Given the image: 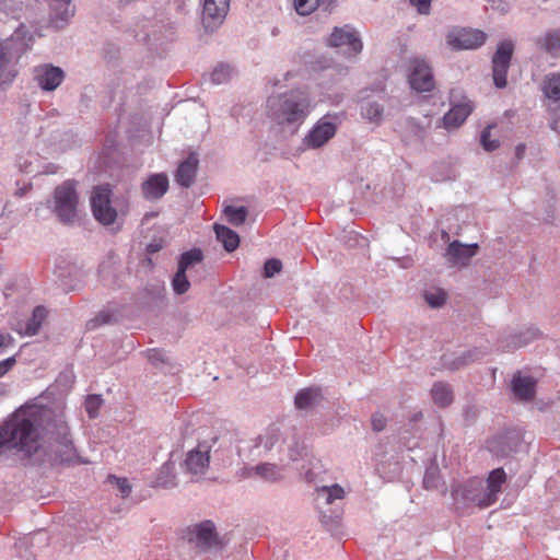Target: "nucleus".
<instances>
[{"mask_svg": "<svg viewBox=\"0 0 560 560\" xmlns=\"http://www.w3.org/2000/svg\"><path fill=\"white\" fill-rule=\"evenodd\" d=\"M12 451L23 466L86 464L75 450L62 415L21 407L0 423V455Z\"/></svg>", "mask_w": 560, "mask_h": 560, "instance_id": "obj_1", "label": "nucleus"}, {"mask_svg": "<svg viewBox=\"0 0 560 560\" xmlns=\"http://www.w3.org/2000/svg\"><path fill=\"white\" fill-rule=\"evenodd\" d=\"M311 113V101L302 90H290L267 98L268 117L291 135L298 132Z\"/></svg>", "mask_w": 560, "mask_h": 560, "instance_id": "obj_2", "label": "nucleus"}, {"mask_svg": "<svg viewBox=\"0 0 560 560\" xmlns=\"http://www.w3.org/2000/svg\"><path fill=\"white\" fill-rule=\"evenodd\" d=\"M34 44V35L25 25H20L7 38H0V88L11 84L20 72V59Z\"/></svg>", "mask_w": 560, "mask_h": 560, "instance_id": "obj_3", "label": "nucleus"}, {"mask_svg": "<svg viewBox=\"0 0 560 560\" xmlns=\"http://www.w3.org/2000/svg\"><path fill=\"white\" fill-rule=\"evenodd\" d=\"M345 490L338 483L316 486L313 493V505L318 513L322 525L334 536H339L343 515Z\"/></svg>", "mask_w": 560, "mask_h": 560, "instance_id": "obj_4", "label": "nucleus"}, {"mask_svg": "<svg viewBox=\"0 0 560 560\" xmlns=\"http://www.w3.org/2000/svg\"><path fill=\"white\" fill-rule=\"evenodd\" d=\"M201 448L211 455L215 465L228 466L232 463L234 454L235 434L224 428H211L206 434L199 436Z\"/></svg>", "mask_w": 560, "mask_h": 560, "instance_id": "obj_5", "label": "nucleus"}, {"mask_svg": "<svg viewBox=\"0 0 560 560\" xmlns=\"http://www.w3.org/2000/svg\"><path fill=\"white\" fill-rule=\"evenodd\" d=\"M77 184L73 179L62 182L54 189L51 199L47 200V208L62 224L72 223L77 218L79 206Z\"/></svg>", "mask_w": 560, "mask_h": 560, "instance_id": "obj_6", "label": "nucleus"}, {"mask_svg": "<svg viewBox=\"0 0 560 560\" xmlns=\"http://www.w3.org/2000/svg\"><path fill=\"white\" fill-rule=\"evenodd\" d=\"M452 498L456 510L469 506L485 509L492 505L490 497L486 493L485 482L479 478H471L454 486L452 488Z\"/></svg>", "mask_w": 560, "mask_h": 560, "instance_id": "obj_7", "label": "nucleus"}, {"mask_svg": "<svg viewBox=\"0 0 560 560\" xmlns=\"http://www.w3.org/2000/svg\"><path fill=\"white\" fill-rule=\"evenodd\" d=\"M113 189L109 183L96 185L92 188L90 206L94 219L104 226L114 224L118 212L112 206Z\"/></svg>", "mask_w": 560, "mask_h": 560, "instance_id": "obj_8", "label": "nucleus"}, {"mask_svg": "<svg viewBox=\"0 0 560 560\" xmlns=\"http://www.w3.org/2000/svg\"><path fill=\"white\" fill-rule=\"evenodd\" d=\"M188 542L198 553L217 552L223 549L215 524L211 520L192 525L188 532Z\"/></svg>", "mask_w": 560, "mask_h": 560, "instance_id": "obj_9", "label": "nucleus"}, {"mask_svg": "<svg viewBox=\"0 0 560 560\" xmlns=\"http://www.w3.org/2000/svg\"><path fill=\"white\" fill-rule=\"evenodd\" d=\"M279 459L299 462L308 458L312 451L304 439L295 428H290L284 432L282 442L278 445Z\"/></svg>", "mask_w": 560, "mask_h": 560, "instance_id": "obj_10", "label": "nucleus"}, {"mask_svg": "<svg viewBox=\"0 0 560 560\" xmlns=\"http://www.w3.org/2000/svg\"><path fill=\"white\" fill-rule=\"evenodd\" d=\"M514 52V44L510 39L501 42L492 57V77L493 83L498 89H503L508 84V71Z\"/></svg>", "mask_w": 560, "mask_h": 560, "instance_id": "obj_11", "label": "nucleus"}, {"mask_svg": "<svg viewBox=\"0 0 560 560\" xmlns=\"http://www.w3.org/2000/svg\"><path fill=\"white\" fill-rule=\"evenodd\" d=\"M523 443V435L518 430H506L487 442V448L497 457H508L518 452Z\"/></svg>", "mask_w": 560, "mask_h": 560, "instance_id": "obj_12", "label": "nucleus"}, {"mask_svg": "<svg viewBox=\"0 0 560 560\" xmlns=\"http://www.w3.org/2000/svg\"><path fill=\"white\" fill-rule=\"evenodd\" d=\"M230 10V0H202L201 23L207 33H214L223 24Z\"/></svg>", "mask_w": 560, "mask_h": 560, "instance_id": "obj_13", "label": "nucleus"}, {"mask_svg": "<svg viewBox=\"0 0 560 560\" xmlns=\"http://www.w3.org/2000/svg\"><path fill=\"white\" fill-rule=\"evenodd\" d=\"M337 131V122L329 116L322 117L306 133L303 144L308 149L324 147Z\"/></svg>", "mask_w": 560, "mask_h": 560, "instance_id": "obj_14", "label": "nucleus"}, {"mask_svg": "<svg viewBox=\"0 0 560 560\" xmlns=\"http://www.w3.org/2000/svg\"><path fill=\"white\" fill-rule=\"evenodd\" d=\"M33 79L42 91L52 92L65 81L66 72L52 63H42L33 68Z\"/></svg>", "mask_w": 560, "mask_h": 560, "instance_id": "obj_15", "label": "nucleus"}, {"mask_svg": "<svg viewBox=\"0 0 560 560\" xmlns=\"http://www.w3.org/2000/svg\"><path fill=\"white\" fill-rule=\"evenodd\" d=\"M487 35L479 30L454 28L446 35V43L453 49H476L482 46Z\"/></svg>", "mask_w": 560, "mask_h": 560, "instance_id": "obj_16", "label": "nucleus"}, {"mask_svg": "<svg viewBox=\"0 0 560 560\" xmlns=\"http://www.w3.org/2000/svg\"><path fill=\"white\" fill-rule=\"evenodd\" d=\"M542 92L548 100V109L558 116L550 122L552 130L558 131L560 121V73H548L542 81Z\"/></svg>", "mask_w": 560, "mask_h": 560, "instance_id": "obj_17", "label": "nucleus"}, {"mask_svg": "<svg viewBox=\"0 0 560 560\" xmlns=\"http://www.w3.org/2000/svg\"><path fill=\"white\" fill-rule=\"evenodd\" d=\"M409 83L411 89L417 92H430L434 89L432 70L423 59L415 58L411 60Z\"/></svg>", "mask_w": 560, "mask_h": 560, "instance_id": "obj_18", "label": "nucleus"}, {"mask_svg": "<svg viewBox=\"0 0 560 560\" xmlns=\"http://www.w3.org/2000/svg\"><path fill=\"white\" fill-rule=\"evenodd\" d=\"M477 243L463 244L455 240L451 242L445 252V258L452 266L467 267L472 257L478 254Z\"/></svg>", "mask_w": 560, "mask_h": 560, "instance_id": "obj_19", "label": "nucleus"}, {"mask_svg": "<svg viewBox=\"0 0 560 560\" xmlns=\"http://www.w3.org/2000/svg\"><path fill=\"white\" fill-rule=\"evenodd\" d=\"M199 166V154L190 151L188 155L182 160L175 173L176 183L183 188H190L195 183Z\"/></svg>", "mask_w": 560, "mask_h": 560, "instance_id": "obj_20", "label": "nucleus"}, {"mask_svg": "<svg viewBox=\"0 0 560 560\" xmlns=\"http://www.w3.org/2000/svg\"><path fill=\"white\" fill-rule=\"evenodd\" d=\"M474 109L472 103L464 98L457 104H453L450 110L442 118V126L447 129H456L462 126Z\"/></svg>", "mask_w": 560, "mask_h": 560, "instance_id": "obj_21", "label": "nucleus"}, {"mask_svg": "<svg viewBox=\"0 0 560 560\" xmlns=\"http://www.w3.org/2000/svg\"><path fill=\"white\" fill-rule=\"evenodd\" d=\"M170 182L165 173L151 174L142 184V195L147 200H158L168 190Z\"/></svg>", "mask_w": 560, "mask_h": 560, "instance_id": "obj_22", "label": "nucleus"}, {"mask_svg": "<svg viewBox=\"0 0 560 560\" xmlns=\"http://www.w3.org/2000/svg\"><path fill=\"white\" fill-rule=\"evenodd\" d=\"M324 400L322 388L310 386L296 392L294 396V406L298 410L312 411Z\"/></svg>", "mask_w": 560, "mask_h": 560, "instance_id": "obj_23", "label": "nucleus"}, {"mask_svg": "<svg viewBox=\"0 0 560 560\" xmlns=\"http://www.w3.org/2000/svg\"><path fill=\"white\" fill-rule=\"evenodd\" d=\"M300 471V476L308 483H314L316 486H320L319 483L324 481L326 475V468L324 467L322 460L315 457L313 454L308 456V458L303 460V464L298 467Z\"/></svg>", "mask_w": 560, "mask_h": 560, "instance_id": "obj_24", "label": "nucleus"}, {"mask_svg": "<svg viewBox=\"0 0 560 560\" xmlns=\"http://www.w3.org/2000/svg\"><path fill=\"white\" fill-rule=\"evenodd\" d=\"M211 460V455L201 448V442L198 440L197 446L187 453L184 466L188 472L205 474Z\"/></svg>", "mask_w": 560, "mask_h": 560, "instance_id": "obj_25", "label": "nucleus"}, {"mask_svg": "<svg viewBox=\"0 0 560 560\" xmlns=\"http://www.w3.org/2000/svg\"><path fill=\"white\" fill-rule=\"evenodd\" d=\"M165 293L166 289L163 282L148 283L143 290L142 306L151 311L161 308L164 304Z\"/></svg>", "mask_w": 560, "mask_h": 560, "instance_id": "obj_26", "label": "nucleus"}, {"mask_svg": "<svg viewBox=\"0 0 560 560\" xmlns=\"http://www.w3.org/2000/svg\"><path fill=\"white\" fill-rule=\"evenodd\" d=\"M326 45L335 48L338 54H342L346 58L350 57V26L348 24L342 27L335 26L331 34L326 38Z\"/></svg>", "mask_w": 560, "mask_h": 560, "instance_id": "obj_27", "label": "nucleus"}, {"mask_svg": "<svg viewBox=\"0 0 560 560\" xmlns=\"http://www.w3.org/2000/svg\"><path fill=\"white\" fill-rule=\"evenodd\" d=\"M541 332L536 327H527L518 334L512 335L500 341L499 348L503 350H514L521 347H525L532 341L538 339Z\"/></svg>", "mask_w": 560, "mask_h": 560, "instance_id": "obj_28", "label": "nucleus"}, {"mask_svg": "<svg viewBox=\"0 0 560 560\" xmlns=\"http://www.w3.org/2000/svg\"><path fill=\"white\" fill-rule=\"evenodd\" d=\"M514 396L524 401H529L535 396L536 380L533 376L514 375L511 382Z\"/></svg>", "mask_w": 560, "mask_h": 560, "instance_id": "obj_29", "label": "nucleus"}, {"mask_svg": "<svg viewBox=\"0 0 560 560\" xmlns=\"http://www.w3.org/2000/svg\"><path fill=\"white\" fill-rule=\"evenodd\" d=\"M51 10V22L57 27H63L73 15L72 0H48Z\"/></svg>", "mask_w": 560, "mask_h": 560, "instance_id": "obj_30", "label": "nucleus"}, {"mask_svg": "<svg viewBox=\"0 0 560 560\" xmlns=\"http://www.w3.org/2000/svg\"><path fill=\"white\" fill-rule=\"evenodd\" d=\"M213 230L218 242L222 244L223 248L228 253H232L238 248L241 237L234 230L219 223H214Z\"/></svg>", "mask_w": 560, "mask_h": 560, "instance_id": "obj_31", "label": "nucleus"}, {"mask_svg": "<svg viewBox=\"0 0 560 560\" xmlns=\"http://www.w3.org/2000/svg\"><path fill=\"white\" fill-rule=\"evenodd\" d=\"M506 480V475L503 468L493 469L485 482V490L487 495L490 497L491 503H495L498 494L501 492L502 485Z\"/></svg>", "mask_w": 560, "mask_h": 560, "instance_id": "obj_32", "label": "nucleus"}, {"mask_svg": "<svg viewBox=\"0 0 560 560\" xmlns=\"http://www.w3.org/2000/svg\"><path fill=\"white\" fill-rule=\"evenodd\" d=\"M252 470L262 480L271 483L280 482L283 479L281 468L271 463H260L252 468Z\"/></svg>", "mask_w": 560, "mask_h": 560, "instance_id": "obj_33", "label": "nucleus"}, {"mask_svg": "<svg viewBox=\"0 0 560 560\" xmlns=\"http://www.w3.org/2000/svg\"><path fill=\"white\" fill-rule=\"evenodd\" d=\"M47 316V310L43 305L34 307L31 317L26 320L23 334L32 337L38 334L45 318Z\"/></svg>", "mask_w": 560, "mask_h": 560, "instance_id": "obj_34", "label": "nucleus"}, {"mask_svg": "<svg viewBox=\"0 0 560 560\" xmlns=\"http://www.w3.org/2000/svg\"><path fill=\"white\" fill-rule=\"evenodd\" d=\"M175 464L171 460L165 462L156 475L154 486L161 488H173L176 486Z\"/></svg>", "mask_w": 560, "mask_h": 560, "instance_id": "obj_35", "label": "nucleus"}, {"mask_svg": "<svg viewBox=\"0 0 560 560\" xmlns=\"http://www.w3.org/2000/svg\"><path fill=\"white\" fill-rule=\"evenodd\" d=\"M284 433H281L279 428L271 425L256 439L255 446H264L266 451H271L277 444L280 445Z\"/></svg>", "mask_w": 560, "mask_h": 560, "instance_id": "obj_36", "label": "nucleus"}, {"mask_svg": "<svg viewBox=\"0 0 560 560\" xmlns=\"http://www.w3.org/2000/svg\"><path fill=\"white\" fill-rule=\"evenodd\" d=\"M118 322L117 314L113 310H103L85 324L86 330H96L104 325H113Z\"/></svg>", "mask_w": 560, "mask_h": 560, "instance_id": "obj_37", "label": "nucleus"}, {"mask_svg": "<svg viewBox=\"0 0 560 560\" xmlns=\"http://www.w3.org/2000/svg\"><path fill=\"white\" fill-rule=\"evenodd\" d=\"M485 354H486L485 351L475 348L472 350H467V351L463 352L460 355H457L450 363L447 361H445V364H447L452 370H458V369H462L472 362H476V361L482 359Z\"/></svg>", "mask_w": 560, "mask_h": 560, "instance_id": "obj_38", "label": "nucleus"}, {"mask_svg": "<svg viewBox=\"0 0 560 560\" xmlns=\"http://www.w3.org/2000/svg\"><path fill=\"white\" fill-rule=\"evenodd\" d=\"M203 260V252L200 248L194 247L189 250L182 253L178 257L177 268L187 271L189 268L195 267Z\"/></svg>", "mask_w": 560, "mask_h": 560, "instance_id": "obj_39", "label": "nucleus"}, {"mask_svg": "<svg viewBox=\"0 0 560 560\" xmlns=\"http://www.w3.org/2000/svg\"><path fill=\"white\" fill-rule=\"evenodd\" d=\"M222 212L228 222L234 226L244 224L248 217V209L245 206L229 205L223 208Z\"/></svg>", "mask_w": 560, "mask_h": 560, "instance_id": "obj_40", "label": "nucleus"}, {"mask_svg": "<svg viewBox=\"0 0 560 560\" xmlns=\"http://www.w3.org/2000/svg\"><path fill=\"white\" fill-rule=\"evenodd\" d=\"M378 453L375 454L376 456V471L380 474V476L385 480H393L400 474V464L398 460H392V462H384L383 459L378 458Z\"/></svg>", "mask_w": 560, "mask_h": 560, "instance_id": "obj_41", "label": "nucleus"}, {"mask_svg": "<svg viewBox=\"0 0 560 560\" xmlns=\"http://www.w3.org/2000/svg\"><path fill=\"white\" fill-rule=\"evenodd\" d=\"M433 401L440 407H446L453 401L451 387L444 383H435L431 389Z\"/></svg>", "mask_w": 560, "mask_h": 560, "instance_id": "obj_42", "label": "nucleus"}, {"mask_svg": "<svg viewBox=\"0 0 560 560\" xmlns=\"http://www.w3.org/2000/svg\"><path fill=\"white\" fill-rule=\"evenodd\" d=\"M233 74V68L224 62H220L209 73V79L212 84H223L230 81Z\"/></svg>", "mask_w": 560, "mask_h": 560, "instance_id": "obj_43", "label": "nucleus"}, {"mask_svg": "<svg viewBox=\"0 0 560 560\" xmlns=\"http://www.w3.org/2000/svg\"><path fill=\"white\" fill-rule=\"evenodd\" d=\"M537 44L548 52H555L560 49V28L547 32L537 39Z\"/></svg>", "mask_w": 560, "mask_h": 560, "instance_id": "obj_44", "label": "nucleus"}, {"mask_svg": "<svg viewBox=\"0 0 560 560\" xmlns=\"http://www.w3.org/2000/svg\"><path fill=\"white\" fill-rule=\"evenodd\" d=\"M384 107L375 102H365L361 104V115L363 118L372 121L380 122L382 120Z\"/></svg>", "mask_w": 560, "mask_h": 560, "instance_id": "obj_45", "label": "nucleus"}, {"mask_svg": "<svg viewBox=\"0 0 560 560\" xmlns=\"http://www.w3.org/2000/svg\"><path fill=\"white\" fill-rule=\"evenodd\" d=\"M171 284L175 294L182 295L186 293L190 288L187 271L177 268L176 272L172 278Z\"/></svg>", "mask_w": 560, "mask_h": 560, "instance_id": "obj_46", "label": "nucleus"}, {"mask_svg": "<svg viewBox=\"0 0 560 560\" xmlns=\"http://www.w3.org/2000/svg\"><path fill=\"white\" fill-rule=\"evenodd\" d=\"M107 482L118 491V494L122 499L129 497L132 488L129 480L126 477L108 475Z\"/></svg>", "mask_w": 560, "mask_h": 560, "instance_id": "obj_47", "label": "nucleus"}, {"mask_svg": "<svg viewBox=\"0 0 560 560\" xmlns=\"http://www.w3.org/2000/svg\"><path fill=\"white\" fill-rule=\"evenodd\" d=\"M324 0H293V8L299 15H310L318 9Z\"/></svg>", "mask_w": 560, "mask_h": 560, "instance_id": "obj_48", "label": "nucleus"}, {"mask_svg": "<svg viewBox=\"0 0 560 560\" xmlns=\"http://www.w3.org/2000/svg\"><path fill=\"white\" fill-rule=\"evenodd\" d=\"M32 539L33 538L30 536H24L14 542V550L16 556L24 558L25 560H34L35 556L32 551H30Z\"/></svg>", "mask_w": 560, "mask_h": 560, "instance_id": "obj_49", "label": "nucleus"}, {"mask_svg": "<svg viewBox=\"0 0 560 560\" xmlns=\"http://www.w3.org/2000/svg\"><path fill=\"white\" fill-rule=\"evenodd\" d=\"M440 471L436 466H430L425 469L423 477V487L428 490L438 489L440 486Z\"/></svg>", "mask_w": 560, "mask_h": 560, "instance_id": "obj_50", "label": "nucleus"}, {"mask_svg": "<svg viewBox=\"0 0 560 560\" xmlns=\"http://www.w3.org/2000/svg\"><path fill=\"white\" fill-rule=\"evenodd\" d=\"M103 404L101 395L91 394L85 399V411L90 418L94 419L98 416L100 408Z\"/></svg>", "mask_w": 560, "mask_h": 560, "instance_id": "obj_51", "label": "nucleus"}, {"mask_svg": "<svg viewBox=\"0 0 560 560\" xmlns=\"http://www.w3.org/2000/svg\"><path fill=\"white\" fill-rule=\"evenodd\" d=\"M282 269V262L278 258H268L264 262L262 277L268 279L275 277Z\"/></svg>", "mask_w": 560, "mask_h": 560, "instance_id": "obj_52", "label": "nucleus"}, {"mask_svg": "<svg viewBox=\"0 0 560 560\" xmlns=\"http://www.w3.org/2000/svg\"><path fill=\"white\" fill-rule=\"evenodd\" d=\"M480 143L487 152H492L499 148V140L491 139V126H488L481 131Z\"/></svg>", "mask_w": 560, "mask_h": 560, "instance_id": "obj_53", "label": "nucleus"}, {"mask_svg": "<svg viewBox=\"0 0 560 560\" xmlns=\"http://www.w3.org/2000/svg\"><path fill=\"white\" fill-rule=\"evenodd\" d=\"M148 360L149 362L159 368L162 364H168L170 358L167 357L166 352L160 349H149L147 350Z\"/></svg>", "mask_w": 560, "mask_h": 560, "instance_id": "obj_54", "label": "nucleus"}, {"mask_svg": "<svg viewBox=\"0 0 560 560\" xmlns=\"http://www.w3.org/2000/svg\"><path fill=\"white\" fill-rule=\"evenodd\" d=\"M424 300L431 307L438 308L445 303L446 296L443 291L425 292Z\"/></svg>", "mask_w": 560, "mask_h": 560, "instance_id": "obj_55", "label": "nucleus"}, {"mask_svg": "<svg viewBox=\"0 0 560 560\" xmlns=\"http://www.w3.org/2000/svg\"><path fill=\"white\" fill-rule=\"evenodd\" d=\"M409 3L415 7L421 15H428L431 12V0H409Z\"/></svg>", "mask_w": 560, "mask_h": 560, "instance_id": "obj_56", "label": "nucleus"}, {"mask_svg": "<svg viewBox=\"0 0 560 560\" xmlns=\"http://www.w3.org/2000/svg\"><path fill=\"white\" fill-rule=\"evenodd\" d=\"M16 363V357L12 355L0 361V377L5 375Z\"/></svg>", "mask_w": 560, "mask_h": 560, "instance_id": "obj_57", "label": "nucleus"}, {"mask_svg": "<svg viewBox=\"0 0 560 560\" xmlns=\"http://www.w3.org/2000/svg\"><path fill=\"white\" fill-rule=\"evenodd\" d=\"M363 49V43L359 36V33L352 30V55H358Z\"/></svg>", "mask_w": 560, "mask_h": 560, "instance_id": "obj_58", "label": "nucleus"}, {"mask_svg": "<svg viewBox=\"0 0 560 560\" xmlns=\"http://www.w3.org/2000/svg\"><path fill=\"white\" fill-rule=\"evenodd\" d=\"M163 241L162 240H154L151 243H149L145 247L147 254L153 255L158 252H160L163 248Z\"/></svg>", "mask_w": 560, "mask_h": 560, "instance_id": "obj_59", "label": "nucleus"}, {"mask_svg": "<svg viewBox=\"0 0 560 560\" xmlns=\"http://www.w3.org/2000/svg\"><path fill=\"white\" fill-rule=\"evenodd\" d=\"M98 272H100V277H101V280L104 283V285H110V283L107 282V276H109L112 273V267L109 265L102 264L100 266Z\"/></svg>", "mask_w": 560, "mask_h": 560, "instance_id": "obj_60", "label": "nucleus"}, {"mask_svg": "<svg viewBox=\"0 0 560 560\" xmlns=\"http://www.w3.org/2000/svg\"><path fill=\"white\" fill-rule=\"evenodd\" d=\"M14 343V338L10 334H0V353L4 348L10 347Z\"/></svg>", "mask_w": 560, "mask_h": 560, "instance_id": "obj_61", "label": "nucleus"}, {"mask_svg": "<svg viewBox=\"0 0 560 560\" xmlns=\"http://www.w3.org/2000/svg\"><path fill=\"white\" fill-rule=\"evenodd\" d=\"M372 427L374 431H382L385 428V419L378 416L373 417Z\"/></svg>", "mask_w": 560, "mask_h": 560, "instance_id": "obj_62", "label": "nucleus"}, {"mask_svg": "<svg viewBox=\"0 0 560 560\" xmlns=\"http://www.w3.org/2000/svg\"><path fill=\"white\" fill-rule=\"evenodd\" d=\"M526 152V145L524 143H520L515 148V158L517 161L522 160Z\"/></svg>", "mask_w": 560, "mask_h": 560, "instance_id": "obj_63", "label": "nucleus"}, {"mask_svg": "<svg viewBox=\"0 0 560 560\" xmlns=\"http://www.w3.org/2000/svg\"><path fill=\"white\" fill-rule=\"evenodd\" d=\"M30 189H32V185H31V184H30V185H26V186H24V187H22V188H19V189L15 191V196H18V197H23V196L25 195V192H26L27 190H30Z\"/></svg>", "mask_w": 560, "mask_h": 560, "instance_id": "obj_64", "label": "nucleus"}]
</instances>
